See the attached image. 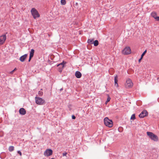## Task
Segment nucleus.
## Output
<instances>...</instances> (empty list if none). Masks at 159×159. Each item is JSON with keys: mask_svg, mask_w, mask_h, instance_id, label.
<instances>
[{"mask_svg": "<svg viewBox=\"0 0 159 159\" xmlns=\"http://www.w3.org/2000/svg\"><path fill=\"white\" fill-rule=\"evenodd\" d=\"M104 123L106 126L109 127H111L113 125V122L111 120H109L107 117H106L104 120Z\"/></svg>", "mask_w": 159, "mask_h": 159, "instance_id": "f257e3e1", "label": "nucleus"}, {"mask_svg": "<svg viewBox=\"0 0 159 159\" xmlns=\"http://www.w3.org/2000/svg\"><path fill=\"white\" fill-rule=\"evenodd\" d=\"M147 135L149 136L151 139L154 141H157L158 140V137L152 133L149 132H147Z\"/></svg>", "mask_w": 159, "mask_h": 159, "instance_id": "f03ea898", "label": "nucleus"}, {"mask_svg": "<svg viewBox=\"0 0 159 159\" xmlns=\"http://www.w3.org/2000/svg\"><path fill=\"white\" fill-rule=\"evenodd\" d=\"M31 12L33 18L34 19L40 17L39 14L35 8H32L31 10Z\"/></svg>", "mask_w": 159, "mask_h": 159, "instance_id": "7ed1b4c3", "label": "nucleus"}, {"mask_svg": "<svg viewBox=\"0 0 159 159\" xmlns=\"http://www.w3.org/2000/svg\"><path fill=\"white\" fill-rule=\"evenodd\" d=\"M35 100L36 103L38 105H43L45 103V101L42 98L39 97H36Z\"/></svg>", "mask_w": 159, "mask_h": 159, "instance_id": "20e7f679", "label": "nucleus"}, {"mask_svg": "<svg viewBox=\"0 0 159 159\" xmlns=\"http://www.w3.org/2000/svg\"><path fill=\"white\" fill-rule=\"evenodd\" d=\"M133 85V83L131 80L129 79H127L125 86L126 88H130Z\"/></svg>", "mask_w": 159, "mask_h": 159, "instance_id": "39448f33", "label": "nucleus"}, {"mask_svg": "<svg viewBox=\"0 0 159 159\" xmlns=\"http://www.w3.org/2000/svg\"><path fill=\"white\" fill-rule=\"evenodd\" d=\"M131 53V50L129 47L125 48L122 52V54L124 55H128Z\"/></svg>", "mask_w": 159, "mask_h": 159, "instance_id": "423d86ee", "label": "nucleus"}, {"mask_svg": "<svg viewBox=\"0 0 159 159\" xmlns=\"http://www.w3.org/2000/svg\"><path fill=\"white\" fill-rule=\"evenodd\" d=\"M6 39L5 34L2 35L0 36V45L4 43Z\"/></svg>", "mask_w": 159, "mask_h": 159, "instance_id": "0eeeda50", "label": "nucleus"}, {"mask_svg": "<svg viewBox=\"0 0 159 159\" xmlns=\"http://www.w3.org/2000/svg\"><path fill=\"white\" fill-rule=\"evenodd\" d=\"M66 63V62L63 61L62 63L58 65L57 66L59 68V71L61 72L63 69L64 65Z\"/></svg>", "mask_w": 159, "mask_h": 159, "instance_id": "6e6552de", "label": "nucleus"}, {"mask_svg": "<svg viewBox=\"0 0 159 159\" xmlns=\"http://www.w3.org/2000/svg\"><path fill=\"white\" fill-rule=\"evenodd\" d=\"M52 151L51 149H47L44 152V156H49L52 154Z\"/></svg>", "mask_w": 159, "mask_h": 159, "instance_id": "1a4fd4ad", "label": "nucleus"}, {"mask_svg": "<svg viewBox=\"0 0 159 159\" xmlns=\"http://www.w3.org/2000/svg\"><path fill=\"white\" fill-rule=\"evenodd\" d=\"M148 115V112L146 110H143L139 115V116L140 118H143L147 116Z\"/></svg>", "mask_w": 159, "mask_h": 159, "instance_id": "9d476101", "label": "nucleus"}, {"mask_svg": "<svg viewBox=\"0 0 159 159\" xmlns=\"http://www.w3.org/2000/svg\"><path fill=\"white\" fill-rule=\"evenodd\" d=\"M19 112L20 114L25 115L26 113V111L24 108H22L20 109Z\"/></svg>", "mask_w": 159, "mask_h": 159, "instance_id": "9b49d317", "label": "nucleus"}, {"mask_svg": "<svg viewBox=\"0 0 159 159\" xmlns=\"http://www.w3.org/2000/svg\"><path fill=\"white\" fill-rule=\"evenodd\" d=\"M27 57V54H25L20 58V60L21 62H24Z\"/></svg>", "mask_w": 159, "mask_h": 159, "instance_id": "f8f14e48", "label": "nucleus"}, {"mask_svg": "<svg viewBox=\"0 0 159 159\" xmlns=\"http://www.w3.org/2000/svg\"><path fill=\"white\" fill-rule=\"evenodd\" d=\"M75 76L78 78H80L82 76L81 73L79 71H76L75 73Z\"/></svg>", "mask_w": 159, "mask_h": 159, "instance_id": "ddd939ff", "label": "nucleus"}, {"mask_svg": "<svg viewBox=\"0 0 159 159\" xmlns=\"http://www.w3.org/2000/svg\"><path fill=\"white\" fill-rule=\"evenodd\" d=\"M117 78H118V77L117 76V75H116L115 77V78H114V80H115V85L117 87H118V84H117Z\"/></svg>", "mask_w": 159, "mask_h": 159, "instance_id": "4468645a", "label": "nucleus"}, {"mask_svg": "<svg viewBox=\"0 0 159 159\" xmlns=\"http://www.w3.org/2000/svg\"><path fill=\"white\" fill-rule=\"evenodd\" d=\"M151 15L153 17L154 19H155L157 16V13L156 12H152L151 13Z\"/></svg>", "mask_w": 159, "mask_h": 159, "instance_id": "2eb2a0df", "label": "nucleus"}, {"mask_svg": "<svg viewBox=\"0 0 159 159\" xmlns=\"http://www.w3.org/2000/svg\"><path fill=\"white\" fill-rule=\"evenodd\" d=\"M34 52V50L33 49H31L30 52V56L33 57Z\"/></svg>", "mask_w": 159, "mask_h": 159, "instance_id": "dca6fc26", "label": "nucleus"}, {"mask_svg": "<svg viewBox=\"0 0 159 159\" xmlns=\"http://www.w3.org/2000/svg\"><path fill=\"white\" fill-rule=\"evenodd\" d=\"M94 45L95 46H97L98 45V42L97 40H95L94 42H93Z\"/></svg>", "mask_w": 159, "mask_h": 159, "instance_id": "f3484780", "label": "nucleus"}, {"mask_svg": "<svg viewBox=\"0 0 159 159\" xmlns=\"http://www.w3.org/2000/svg\"><path fill=\"white\" fill-rule=\"evenodd\" d=\"M93 39H89L88 40V43L90 44L93 43Z\"/></svg>", "mask_w": 159, "mask_h": 159, "instance_id": "a211bd4d", "label": "nucleus"}, {"mask_svg": "<svg viewBox=\"0 0 159 159\" xmlns=\"http://www.w3.org/2000/svg\"><path fill=\"white\" fill-rule=\"evenodd\" d=\"M107 96V100L105 102V104H107V103L110 101V100L111 99V98L108 95Z\"/></svg>", "mask_w": 159, "mask_h": 159, "instance_id": "6ab92c4d", "label": "nucleus"}, {"mask_svg": "<svg viewBox=\"0 0 159 159\" xmlns=\"http://www.w3.org/2000/svg\"><path fill=\"white\" fill-rule=\"evenodd\" d=\"M14 149V147L12 146H10L9 148V150L10 152L12 151Z\"/></svg>", "mask_w": 159, "mask_h": 159, "instance_id": "aec40b11", "label": "nucleus"}, {"mask_svg": "<svg viewBox=\"0 0 159 159\" xmlns=\"http://www.w3.org/2000/svg\"><path fill=\"white\" fill-rule=\"evenodd\" d=\"M61 3L62 5H64L66 4V1L65 0H61Z\"/></svg>", "mask_w": 159, "mask_h": 159, "instance_id": "412c9836", "label": "nucleus"}, {"mask_svg": "<svg viewBox=\"0 0 159 159\" xmlns=\"http://www.w3.org/2000/svg\"><path fill=\"white\" fill-rule=\"evenodd\" d=\"M135 119V115L134 114H133L131 116V117L130 119L132 120H134Z\"/></svg>", "mask_w": 159, "mask_h": 159, "instance_id": "4be33fe9", "label": "nucleus"}, {"mask_svg": "<svg viewBox=\"0 0 159 159\" xmlns=\"http://www.w3.org/2000/svg\"><path fill=\"white\" fill-rule=\"evenodd\" d=\"M147 52V50H145L142 54L141 57H143V56L145 55V54Z\"/></svg>", "mask_w": 159, "mask_h": 159, "instance_id": "5701e85b", "label": "nucleus"}, {"mask_svg": "<svg viewBox=\"0 0 159 159\" xmlns=\"http://www.w3.org/2000/svg\"><path fill=\"white\" fill-rule=\"evenodd\" d=\"M38 94L40 95V96H42L43 95V92H42V91H39L38 92Z\"/></svg>", "mask_w": 159, "mask_h": 159, "instance_id": "b1692460", "label": "nucleus"}, {"mask_svg": "<svg viewBox=\"0 0 159 159\" xmlns=\"http://www.w3.org/2000/svg\"><path fill=\"white\" fill-rule=\"evenodd\" d=\"M16 70V68H15L12 71L10 72L11 74H12L14 71Z\"/></svg>", "mask_w": 159, "mask_h": 159, "instance_id": "393cba45", "label": "nucleus"}, {"mask_svg": "<svg viewBox=\"0 0 159 159\" xmlns=\"http://www.w3.org/2000/svg\"><path fill=\"white\" fill-rule=\"evenodd\" d=\"M155 19L156 20L159 21V16H157Z\"/></svg>", "mask_w": 159, "mask_h": 159, "instance_id": "a878e982", "label": "nucleus"}, {"mask_svg": "<svg viewBox=\"0 0 159 159\" xmlns=\"http://www.w3.org/2000/svg\"><path fill=\"white\" fill-rule=\"evenodd\" d=\"M18 153L20 154V156H21L22 155V153H21V152L20 151H18Z\"/></svg>", "mask_w": 159, "mask_h": 159, "instance_id": "bb28decb", "label": "nucleus"}, {"mask_svg": "<svg viewBox=\"0 0 159 159\" xmlns=\"http://www.w3.org/2000/svg\"><path fill=\"white\" fill-rule=\"evenodd\" d=\"M143 57H141V58L139 59V61L140 62L141 60L142 59Z\"/></svg>", "mask_w": 159, "mask_h": 159, "instance_id": "cd10ccee", "label": "nucleus"}, {"mask_svg": "<svg viewBox=\"0 0 159 159\" xmlns=\"http://www.w3.org/2000/svg\"><path fill=\"white\" fill-rule=\"evenodd\" d=\"M32 57L30 56L29 58V61H29L30 62V61Z\"/></svg>", "mask_w": 159, "mask_h": 159, "instance_id": "c85d7f7f", "label": "nucleus"}, {"mask_svg": "<svg viewBox=\"0 0 159 159\" xmlns=\"http://www.w3.org/2000/svg\"><path fill=\"white\" fill-rule=\"evenodd\" d=\"M72 118L73 119H75V117L74 116H72Z\"/></svg>", "mask_w": 159, "mask_h": 159, "instance_id": "c756f323", "label": "nucleus"}, {"mask_svg": "<svg viewBox=\"0 0 159 159\" xmlns=\"http://www.w3.org/2000/svg\"><path fill=\"white\" fill-rule=\"evenodd\" d=\"M66 154H67V153H63V156H66Z\"/></svg>", "mask_w": 159, "mask_h": 159, "instance_id": "7c9ffc66", "label": "nucleus"}, {"mask_svg": "<svg viewBox=\"0 0 159 159\" xmlns=\"http://www.w3.org/2000/svg\"><path fill=\"white\" fill-rule=\"evenodd\" d=\"M157 80H159V77L158 78H157Z\"/></svg>", "mask_w": 159, "mask_h": 159, "instance_id": "2f4dec72", "label": "nucleus"}, {"mask_svg": "<svg viewBox=\"0 0 159 159\" xmlns=\"http://www.w3.org/2000/svg\"><path fill=\"white\" fill-rule=\"evenodd\" d=\"M51 159H54V158H51Z\"/></svg>", "mask_w": 159, "mask_h": 159, "instance_id": "473e14b6", "label": "nucleus"}]
</instances>
